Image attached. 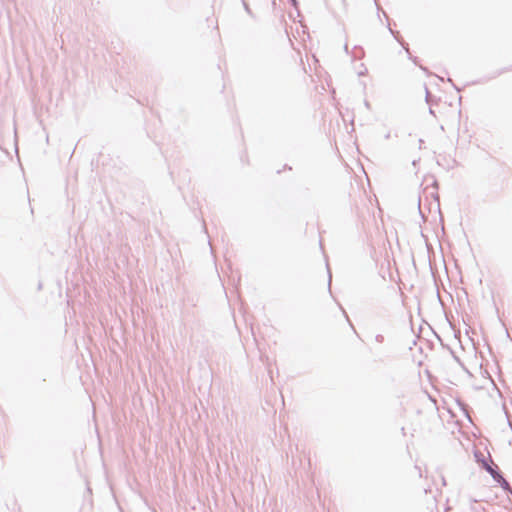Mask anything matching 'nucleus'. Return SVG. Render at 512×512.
Listing matches in <instances>:
<instances>
[{"instance_id": "nucleus-1", "label": "nucleus", "mask_w": 512, "mask_h": 512, "mask_svg": "<svg viewBox=\"0 0 512 512\" xmlns=\"http://www.w3.org/2000/svg\"><path fill=\"white\" fill-rule=\"evenodd\" d=\"M497 477L499 478L496 482L500 484V486L505 490L512 494V489L510 487V484L507 482V480L501 475L497 474Z\"/></svg>"}, {"instance_id": "nucleus-2", "label": "nucleus", "mask_w": 512, "mask_h": 512, "mask_svg": "<svg viewBox=\"0 0 512 512\" xmlns=\"http://www.w3.org/2000/svg\"><path fill=\"white\" fill-rule=\"evenodd\" d=\"M484 468L486 471L492 476V478L497 481L499 478L497 477V474H500L498 471H496L491 465L484 464Z\"/></svg>"}, {"instance_id": "nucleus-3", "label": "nucleus", "mask_w": 512, "mask_h": 512, "mask_svg": "<svg viewBox=\"0 0 512 512\" xmlns=\"http://www.w3.org/2000/svg\"><path fill=\"white\" fill-rule=\"evenodd\" d=\"M383 339H384V338H383V336H382V335H377V336H376V341H377V342H379V343L383 342Z\"/></svg>"}, {"instance_id": "nucleus-4", "label": "nucleus", "mask_w": 512, "mask_h": 512, "mask_svg": "<svg viewBox=\"0 0 512 512\" xmlns=\"http://www.w3.org/2000/svg\"><path fill=\"white\" fill-rule=\"evenodd\" d=\"M332 275L329 273V284L331 283Z\"/></svg>"}, {"instance_id": "nucleus-5", "label": "nucleus", "mask_w": 512, "mask_h": 512, "mask_svg": "<svg viewBox=\"0 0 512 512\" xmlns=\"http://www.w3.org/2000/svg\"><path fill=\"white\" fill-rule=\"evenodd\" d=\"M292 2H295V0H291Z\"/></svg>"}]
</instances>
